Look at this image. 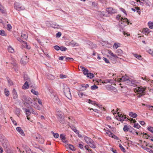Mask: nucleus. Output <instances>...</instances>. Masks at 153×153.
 <instances>
[{
    "instance_id": "obj_51",
    "label": "nucleus",
    "mask_w": 153,
    "mask_h": 153,
    "mask_svg": "<svg viewBox=\"0 0 153 153\" xmlns=\"http://www.w3.org/2000/svg\"><path fill=\"white\" fill-rule=\"evenodd\" d=\"M69 120L71 121V122L72 123H75V120L74 118L72 117H68Z\"/></svg>"
},
{
    "instance_id": "obj_42",
    "label": "nucleus",
    "mask_w": 153,
    "mask_h": 153,
    "mask_svg": "<svg viewBox=\"0 0 153 153\" xmlns=\"http://www.w3.org/2000/svg\"><path fill=\"white\" fill-rule=\"evenodd\" d=\"M123 130L125 132L128 131L129 130L128 126L126 125L124 126Z\"/></svg>"
},
{
    "instance_id": "obj_45",
    "label": "nucleus",
    "mask_w": 153,
    "mask_h": 153,
    "mask_svg": "<svg viewBox=\"0 0 153 153\" xmlns=\"http://www.w3.org/2000/svg\"><path fill=\"white\" fill-rule=\"evenodd\" d=\"M34 100H33V103L32 104H31V105L32 106L34 107V106H36V105L37 104L36 103V98L35 99L34 98Z\"/></svg>"
},
{
    "instance_id": "obj_30",
    "label": "nucleus",
    "mask_w": 153,
    "mask_h": 153,
    "mask_svg": "<svg viewBox=\"0 0 153 153\" xmlns=\"http://www.w3.org/2000/svg\"><path fill=\"white\" fill-rule=\"evenodd\" d=\"M8 51L10 53H13L14 52V50L13 47L11 46H9L8 47Z\"/></svg>"
},
{
    "instance_id": "obj_56",
    "label": "nucleus",
    "mask_w": 153,
    "mask_h": 153,
    "mask_svg": "<svg viewBox=\"0 0 153 153\" xmlns=\"http://www.w3.org/2000/svg\"><path fill=\"white\" fill-rule=\"evenodd\" d=\"M107 134L110 137H113V134L112 133L111 131H108L106 132Z\"/></svg>"
},
{
    "instance_id": "obj_47",
    "label": "nucleus",
    "mask_w": 153,
    "mask_h": 153,
    "mask_svg": "<svg viewBox=\"0 0 153 153\" xmlns=\"http://www.w3.org/2000/svg\"><path fill=\"white\" fill-rule=\"evenodd\" d=\"M31 92L34 94L36 95H38L39 94V93L38 91H36L34 89H32Z\"/></svg>"
},
{
    "instance_id": "obj_15",
    "label": "nucleus",
    "mask_w": 153,
    "mask_h": 153,
    "mask_svg": "<svg viewBox=\"0 0 153 153\" xmlns=\"http://www.w3.org/2000/svg\"><path fill=\"white\" fill-rule=\"evenodd\" d=\"M0 141L2 143L3 146L4 148H7L8 145L7 141L4 139H3L2 140L1 139Z\"/></svg>"
},
{
    "instance_id": "obj_12",
    "label": "nucleus",
    "mask_w": 153,
    "mask_h": 153,
    "mask_svg": "<svg viewBox=\"0 0 153 153\" xmlns=\"http://www.w3.org/2000/svg\"><path fill=\"white\" fill-rule=\"evenodd\" d=\"M13 97L14 99L17 100L18 99V96L17 93L15 89L12 91Z\"/></svg>"
},
{
    "instance_id": "obj_10",
    "label": "nucleus",
    "mask_w": 153,
    "mask_h": 153,
    "mask_svg": "<svg viewBox=\"0 0 153 153\" xmlns=\"http://www.w3.org/2000/svg\"><path fill=\"white\" fill-rule=\"evenodd\" d=\"M28 61V58L27 56H23L21 59L20 62L24 65L26 64Z\"/></svg>"
},
{
    "instance_id": "obj_3",
    "label": "nucleus",
    "mask_w": 153,
    "mask_h": 153,
    "mask_svg": "<svg viewBox=\"0 0 153 153\" xmlns=\"http://www.w3.org/2000/svg\"><path fill=\"white\" fill-rule=\"evenodd\" d=\"M15 9L18 11L24 10L25 9V7L18 2H16L14 5Z\"/></svg>"
},
{
    "instance_id": "obj_22",
    "label": "nucleus",
    "mask_w": 153,
    "mask_h": 153,
    "mask_svg": "<svg viewBox=\"0 0 153 153\" xmlns=\"http://www.w3.org/2000/svg\"><path fill=\"white\" fill-rule=\"evenodd\" d=\"M84 140L86 143L88 144L92 140L88 137L85 136L84 137Z\"/></svg>"
},
{
    "instance_id": "obj_46",
    "label": "nucleus",
    "mask_w": 153,
    "mask_h": 153,
    "mask_svg": "<svg viewBox=\"0 0 153 153\" xmlns=\"http://www.w3.org/2000/svg\"><path fill=\"white\" fill-rule=\"evenodd\" d=\"M26 152L27 153H36V152H33L29 148H26Z\"/></svg>"
},
{
    "instance_id": "obj_13",
    "label": "nucleus",
    "mask_w": 153,
    "mask_h": 153,
    "mask_svg": "<svg viewBox=\"0 0 153 153\" xmlns=\"http://www.w3.org/2000/svg\"><path fill=\"white\" fill-rule=\"evenodd\" d=\"M79 68L81 69L82 71L83 72V74L84 75H87L89 73L88 70L87 68H85V67L82 66H80Z\"/></svg>"
},
{
    "instance_id": "obj_38",
    "label": "nucleus",
    "mask_w": 153,
    "mask_h": 153,
    "mask_svg": "<svg viewBox=\"0 0 153 153\" xmlns=\"http://www.w3.org/2000/svg\"><path fill=\"white\" fill-rule=\"evenodd\" d=\"M47 78L49 79L53 80L55 78V77L54 76L51 74H49L47 75Z\"/></svg>"
},
{
    "instance_id": "obj_18",
    "label": "nucleus",
    "mask_w": 153,
    "mask_h": 153,
    "mask_svg": "<svg viewBox=\"0 0 153 153\" xmlns=\"http://www.w3.org/2000/svg\"><path fill=\"white\" fill-rule=\"evenodd\" d=\"M60 25L57 24L56 22H52L51 27L54 28L58 29L60 28Z\"/></svg>"
},
{
    "instance_id": "obj_48",
    "label": "nucleus",
    "mask_w": 153,
    "mask_h": 153,
    "mask_svg": "<svg viewBox=\"0 0 153 153\" xmlns=\"http://www.w3.org/2000/svg\"><path fill=\"white\" fill-rule=\"evenodd\" d=\"M52 133L54 137L56 138H57L59 137V134L57 133H55L53 131H52Z\"/></svg>"
},
{
    "instance_id": "obj_57",
    "label": "nucleus",
    "mask_w": 153,
    "mask_h": 153,
    "mask_svg": "<svg viewBox=\"0 0 153 153\" xmlns=\"http://www.w3.org/2000/svg\"><path fill=\"white\" fill-rule=\"evenodd\" d=\"M71 129L76 134L79 133L78 131L74 127L72 126L71 127Z\"/></svg>"
},
{
    "instance_id": "obj_14",
    "label": "nucleus",
    "mask_w": 153,
    "mask_h": 153,
    "mask_svg": "<svg viewBox=\"0 0 153 153\" xmlns=\"http://www.w3.org/2000/svg\"><path fill=\"white\" fill-rule=\"evenodd\" d=\"M88 144L90 147L92 149H95L97 147L95 143L93 140H91Z\"/></svg>"
},
{
    "instance_id": "obj_17",
    "label": "nucleus",
    "mask_w": 153,
    "mask_h": 153,
    "mask_svg": "<svg viewBox=\"0 0 153 153\" xmlns=\"http://www.w3.org/2000/svg\"><path fill=\"white\" fill-rule=\"evenodd\" d=\"M97 14L100 15L101 17H103V16L107 17L108 16L107 12H98Z\"/></svg>"
},
{
    "instance_id": "obj_19",
    "label": "nucleus",
    "mask_w": 153,
    "mask_h": 153,
    "mask_svg": "<svg viewBox=\"0 0 153 153\" xmlns=\"http://www.w3.org/2000/svg\"><path fill=\"white\" fill-rule=\"evenodd\" d=\"M65 146L67 148L68 147L72 151H75V148L72 145L67 144L65 145Z\"/></svg>"
},
{
    "instance_id": "obj_63",
    "label": "nucleus",
    "mask_w": 153,
    "mask_h": 153,
    "mask_svg": "<svg viewBox=\"0 0 153 153\" xmlns=\"http://www.w3.org/2000/svg\"><path fill=\"white\" fill-rule=\"evenodd\" d=\"M20 110L19 108H16L15 111V113L16 114L18 115L20 113Z\"/></svg>"
},
{
    "instance_id": "obj_28",
    "label": "nucleus",
    "mask_w": 153,
    "mask_h": 153,
    "mask_svg": "<svg viewBox=\"0 0 153 153\" xmlns=\"http://www.w3.org/2000/svg\"><path fill=\"white\" fill-rule=\"evenodd\" d=\"M108 53L110 56H112L115 58H118V57L117 56V55L116 54H114L113 53L111 50H108Z\"/></svg>"
},
{
    "instance_id": "obj_40",
    "label": "nucleus",
    "mask_w": 153,
    "mask_h": 153,
    "mask_svg": "<svg viewBox=\"0 0 153 153\" xmlns=\"http://www.w3.org/2000/svg\"><path fill=\"white\" fill-rule=\"evenodd\" d=\"M149 27L151 29L153 28V23L152 22H149L148 23Z\"/></svg>"
},
{
    "instance_id": "obj_58",
    "label": "nucleus",
    "mask_w": 153,
    "mask_h": 153,
    "mask_svg": "<svg viewBox=\"0 0 153 153\" xmlns=\"http://www.w3.org/2000/svg\"><path fill=\"white\" fill-rule=\"evenodd\" d=\"M148 53L153 56V50L149 49L148 50Z\"/></svg>"
},
{
    "instance_id": "obj_26",
    "label": "nucleus",
    "mask_w": 153,
    "mask_h": 153,
    "mask_svg": "<svg viewBox=\"0 0 153 153\" xmlns=\"http://www.w3.org/2000/svg\"><path fill=\"white\" fill-rule=\"evenodd\" d=\"M29 88V85L27 81H26L23 85L22 88L24 89H27Z\"/></svg>"
},
{
    "instance_id": "obj_34",
    "label": "nucleus",
    "mask_w": 153,
    "mask_h": 153,
    "mask_svg": "<svg viewBox=\"0 0 153 153\" xmlns=\"http://www.w3.org/2000/svg\"><path fill=\"white\" fill-rule=\"evenodd\" d=\"M150 32V30L148 28H144L143 30V33H145L148 34Z\"/></svg>"
},
{
    "instance_id": "obj_29",
    "label": "nucleus",
    "mask_w": 153,
    "mask_h": 153,
    "mask_svg": "<svg viewBox=\"0 0 153 153\" xmlns=\"http://www.w3.org/2000/svg\"><path fill=\"white\" fill-rule=\"evenodd\" d=\"M36 138L37 140L39 139H40L41 140H39V141L41 143H43L44 139L42 138V137H41L39 134H38L37 136H36Z\"/></svg>"
},
{
    "instance_id": "obj_43",
    "label": "nucleus",
    "mask_w": 153,
    "mask_h": 153,
    "mask_svg": "<svg viewBox=\"0 0 153 153\" xmlns=\"http://www.w3.org/2000/svg\"><path fill=\"white\" fill-rule=\"evenodd\" d=\"M4 94L7 97L10 94L9 91L6 88L4 89Z\"/></svg>"
},
{
    "instance_id": "obj_9",
    "label": "nucleus",
    "mask_w": 153,
    "mask_h": 153,
    "mask_svg": "<svg viewBox=\"0 0 153 153\" xmlns=\"http://www.w3.org/2000/svg\"><path fill=\"white\" fill-rule=\"evenodd\" d=\"M106 12H107L108 16V14H112L114 13H116V10L115 9H113L111 7H109L107 8L106 10Z\"/></svg>"
},
{
    "instance_id": "obj_37",
    "label": "nucleus",
    "mask_w": 153,
    "mask_h": 153,
    "mask_svg": "<svg viewBox=\"0 0 153 153\" xmlns=\"http://www.w3.org/2000/svg\"><path fill=\"white\" fill-rule=\"evenodd\" d=\"M129 131L133 134H136L137 135H138V133L134 128L129 129Z\"/></svg>"
},
{
    "instance_id": "obj_27",
    "label": "nucleus",
    "mask_w": 153,
    "mask_h": 153,
    "mask_svg": "<svg viewBox=\"0 0 153 153\" xmlns=\"http://www.w3.org/2000/svg\"><path fill=\"white\" fill-rule=\"evenodd\" d=\"M129 115L130 117L134 118H135L137 116V114H136L131 112H130L129 113Z\"/></svg>"
},
{
    "instance_id": "obj_53",
    "label": "nucleus",
    "mask_w": 153,
    "mask_h": 153,
    "mask_svg": "<svg viewBox=\"0 0 153 153\" xmlns=\"http://www.w3.org/2000/svg\"><path fill=\"white\" fill-rule=\"evenodd\" d=\"M0 35L2 36H5L6 35L5 32L3 30H0Z\"/></svg>"
},
{
    "instance_id": "obj_4",
    "label": "nucleus",
    "mask_w": 153,
    "mask_h": 153,
    "mask_svg": "<svg viewBox=\"0 0 153 153\" xmlns=\"http://www.w3.org/2000/svg\"><path fill=\"white\" fill-rule=\"evenodd\" d=\"M57 118L61 123H63L64 122V118L63 113L61 111H58L56 113Z\"/></svg>"
},
{
    "instance_id": "obj_33",
    "label": "nucleus",
    "mask_w": 153,
    "mask_h": 153,
    "mask_svg": "<svg viewBox=\"0 0 153 153\" xmlns=\"http://www.w3.org/2000/svg\"><path fill=\"white\" fill-rule=\"evenodd\" d=\"M120 44L117 43H114L113 48L114 49H116L118 47H119L120 45Z\"/></svg>"
},
{
    "instance_id": "obj_60",
    "label": "nucleus",
    "mask_w": 153,
    "mask_h": 153,
    "mask_svg": "<svg viewBox=\"0 0 153 153\" xmlns=\"http://www.w3.org/2000/svg\"><path fill=\"white\" fill-rule=\"evenodd\" d=\"M98 88V87L96 85H94L91 87V89L92 90L96 89Z\"/></svg>"
},
{
    "instance_id": "obj_6",
    "label": "nucleus",
    "mask_w": 153,
    "mask_h": 153,
    "mask_svg": "<svg viewBox=\"0 0 153 153\" xmlns=\"http://www.w3.org/2000/svg\"><path fill=\"white\" fill-rule=\"evenodd\" d=\"M17 39L19 41L22 42V46L24 48H25L28 49H29L30 48V46L27 45V43L26 42L22 40L20 38L18 37L17 38Z\"/></svg>"
},
{
    "instance_id": "obj_25",
    "label": "nucleus",
    "mask_w": 153,
    "mask_h": 153,
    "mask_svg": "<svg viewBox=\"0 0 153 153\" xmlns=\"http://www.w3.org/2000/svg\"><path fill=\"white\" fill-rule=\"evenodd\" d=\"M143 1H144V3L146 5V6H148L149 7L152 6V4L149 0H144Z\"/></svg>"
},
{
    "instance_id": "obj_35",
    "label": "nucleus",
    "mask_w": 153,
    "mask_h": 153,
    "mask_svg": "<svg viewBox=\"0 0 153 153\" xmlns=\"http://www.w3.org/2000/svg\"><path fill=\"white\" fill-rule=\"evenodd\" d=\"M52 22L51 21H46L45 22V24L48 27H51Z\"/></svg>"
},
{
    "instance_id": "obj_24",
    "label": "nucleus",
    "mask_w": 153,
    "mask_h": 153,
    "mask_svg": "<svg viewBox=\"0 0 153 153\" xmlns=\"http://www.w3.org/2000/svg\"><path fill=\"white\" fill-rule=\"evenodd\" d=\"M129 21L128 20V19H127V18H123V17L122 18V19L121 22H120V23L122 24H123V23H127L128 24V23H129Z\"/></svg>"
},
{
    "instance_id": "obj_52",
    "label": "nucleus",
    "mask_w": 153,
    "mask_h": 153,
    "mask_svg": "<svg viewBox=\"0 0 153 153\" xmlns=\"http://www.w3.org/2000/svg\"><path fill=\"white\" fill-rule=\"evenodd\" d=\"M0 12L2 13H4L5 12V11L4 10L3 6L1 5L0 3Z\"/></svg>"
},
{
    "instance_id": "obj_62",
    "label": "nucleus",
    "mask_w": 153,
    "mask_h": 153,
    "mask_svg": "<svg viewBox=\"0 0 153 153\" xmlns=\"http://www.w3.org/2000/svg\"><path fill=\"white\" fill-rule=\"evenodd\" d=\"M60 49L62 51H65L67 49L65 47L63 46H62L60 47Z\"/></svg>"
},
{
    "instance_id": "obj_50",
    "label": "nucleus",
    "mask_w": 153,
    "mask_h": 153,
    "mask_svg": "<svg viewBox=\"0 0 153 153\" xmlns=\"http://www.w3.org/2000/svg\"><path fill=\"white\" fill-rule=\"evenodd\" d=\"M122 18L123 17H121V16L119 15H117L116 16L117 19L119 20L120 22L122 19Z\"/></svg>"
},
{
    "instance_id": "obj_59",
    "label": "nucleus",
    "mask_w": 153,
    "mask_h": 153,
    "mask_svg": "<svg viewBox=\"0 0 153 153\" xmlns=\"http://www.w3.org/2000/svg\"><path fill=\"white\" fill-rule=\"evenodd\" d=\"M134 127L135 128L139 129L140 127V126L138 123H135Z\"/></svg>"
},
{
    "instance_id": "obj_2",
    "label": "nucleus",
    "mask_w": 153,
    "mask_h": 153,
    "mask_svg": "<svg viewBox=\"0 0 153 153\" xmlns=\"http://www.w3.org/2000/svg\"><path fill=\"white\" fill-rule=\"evenodd\" d=\"M63 86V90L66 96L68 99H70L68 97H71V94L70 89L67 85L64 83H62Z\"/></svg>"
},
{
    "instance_id": "obj_20",
    "label": "nucleus",
    "mask_w": 153,
    "mask_h": 153,
    "mask_svg": "<svg viewBox=\"0 0 153 153\" xmlns=\"http://www.w3.org/2000/svg\"><path fill=\"white\" fill-rule=\"evenodd\" d=\"M16 130L22 136L25 135V134L23 131L20 127H17L16 128Z\"/></svg>"
},
{
    "instance_id": "obj_31",
    "label": "nucleus",
    "mask_w": 153,
    "mask_h": 153,
    "mask_svg": "<svg viewBox=\"0 0 153 153\" xmlns=\"http://www.w3.org/2000/svg\"><path fill=\"white\" fill-rule=\"evenodd\" d=\"M23 109L25 110V111L26 115L27 116H28L30 115L31 114V112L30 111L29 109H28L26 108H23Z\"/></svg>"
},
{
    "instance_id": "obj_44",
    "label": "nucleus",
    "mask_w": 153,
    "mask_h": 153,
    "mask_svg": "<svg viewBox=\"0 0 153 153\" xmlns=\"http://www.w3.org/2000/svg\"><path fill=\"white\" fill-rule=\"evenodd\" d=\"M134 56L136 58L138 59L139 60L141 59V56L140 55H138L137 54H134Z\"/></svg>"
},
{
    "instance_id": "obj_32",
    "label": "nucleus",
    "mask_w": 153,
    "mask_h": 153,
    "mask_svg": "<svg viewBox=\"0 0 153 153\" xmlns=\"http://www.w3.org/2000/svg\"><path fill=\"white\" fill-rule=\"evenodd\" d=\"M52 98L53 99V101L55 102L58 103L59 102V99L57 95H55V96H54V97Z\"/></svg>"
},
{
    "instance_id": "obj_36",
    "label": "nucleus",
    "mask_w": 153,
    "mask_h": 153,
    "mask_svg": "<svg viewBox=\"0 0 153 153\" xmlns=\"http://www.w3.org/2000/svg\"><path fill=\"white\" fill-rule=\"evenodd\" d=\"M50 92L51 93L50 95L52 98L57 95L56 93L52 90H50Z\"/></svg>"
},
{
    "instance_id": "obj_23",
    "label": "nucleus",
    "mask_w": 153,
    "mask_h": 153,
    "mask_svg": "<svg viewBox=\"0 0 153 153\" xmlns=\"http://www.w3.org/2000/svg\"><path fill=\"white\" fill-rule=\"evenodd\" d=\"M21 36L23 39H26L27 38V33L25 32H22L21 33Z\"/></svg>"
},
{
    "instance_id": "obj_16",
    "label": "nucleus",
    "mask_w": 153,
    "mask_h": 153,
    "mask_svg": "<svg viewBox=\"0 0 153 153\" xmlns=\"http://www.w3.org/2000/svg\"><path fill=\"white\" fill-rule=\"evenodd\" d=\"M33 100L29 97H27L25 98V102L28 104H32Z\"/></svg>"
},
{
    "instance_id": "obj_41",
    "label": "nucleus",
    "mask_w": 153,
    "mask_h": 153,
    "mask_svg": "<svg viewBox=\"0 0 153 153\" xmlns=\"http://www.w3.org/2000/svg\"><path fill=\"white\" fill-rule=\"evenodd\" d=\"M86 76L89 78L90 79H91L93 78L94 76V75L93 74L89 73L88 74L86 75Z\"/></svg>"
},
{
    "instance_id": "obj_5",
    "label": "nucleus",
    "mask_w": 153,
    "mask_h": 153,
    "mask_svg": "<svg viewBox=\"0 0 153 153\" xmlns=\"http://www.w3.org/2000/svg\"><path fill=\"white\" fill-rule=\"evenodd\" d=\"M126 83L128 85L133 86L134 87L136 86H137L136 82L130 78H128V79L127 80Z\"/></svg>"
},
{
    "instance_id": "obj_21",
    "label": "nucleus",
    "mask_w": 153,
    "mask_h": 153,
    "mask_svg": "<svg viewBox=\"0 0 153 153\" xmlns=\"http://www.w3.org/2000/svg\"><path fill=\"white\" fill-rule=\"evenodd\" d=\"M117 56H120L123 54V51L120 49L117 50L115 52Z\"/></svg>"
},
{
    "instance_id": "obj_61",
    "label": "nucleus",
    "mask_w": 153,
    "mask_h": 153,
    "mask_svg": "<svg viewBox=\"0 0 153 153\" xmlns=\"http://www.w3.org/2000/svg\"><path fill=\"white\" fill-rule=\"evenodd\" d=\"M36 100L38 101V103L41 106L42 105V100L39 98H36Z\"/></svg>"
},
{
    "instance_id": "obj_7",
    "label": "nucleus",
    "mask_w": 153,
    "mask_h": 153,
    "mask_svg": "<svg viewBox=\"0 0 153 153\" xmlns=\"http://www.w3.org/2000/svg\"><path fill=\"white\" fill-rule=\"evenodd\" d=\"M129 78L126 75L123 76L121 78H117V82H126L128 79Z\"/></svg>"
},
{
    "instance_id": "obj_39",
    "label": "nucleus",
    "mask_w": 153,
    "mask_h": 153,
    "mask_svg": "<svg viewBox=\"0 0 153 153\" xmlns=\"http://www.w3.org/2000/svg\"><path fill=\"white\" fill-rule=\"evenodd\" d=\"M70 44L73 46H78L79 45L78 43L76 42H75L73 41H72L71 42H70Z\"/></svg>"
},
{
    "instance_id": "obj_8",
    "label": "nucleus",
    "mask_w": 153,
    "mask_h": 153,
    "mask_svg": "<svg viewBox=\"0 0 153 153\" xmlns=\"http://www.w3.org/2000/svg\"><path fill=\"white\" fill-rule=\"evenodd\" d=\"M117 114L118 115L116 116V118L118 120L123 121L126 118V117L123 116L121 114H120L119 112L117 113Z\"/></svg>"
},
{
    "instance_id": "obj_64",
    "label": "nucleus",
    "mask_w": 153,
    "mask_h": 153,
    "mask_svg": "<svg viewBox=\"0 0 153 153\" xmlns=\"http://www.w3.org/2000/svg\"><path fill=\"white\" fill-rule=\"evenodd\" d=\"M146 106L149 109V110H153V106H151L149 105H146Z\"/></svg>"
},
{
    "instance_id": "obj_54",
    "label": "nucleus",
    "mask_w": 153,
    "mask_h": 153,
    "mask_svg": "<svg viewBox=\"0 0 153 153\" xmlns=\"http://www.w3.org/2000/svg\"><path fill=\"white\" fill-rule=\"evenodd\" d=\"M148 130L152 133H153V127L151 126L148 127L147 128Z\"/></svg>"
},
{
    "instance_id": "obj_1",
    "label": "nucleus",
    "mask_w": 153,
    "mask_h": 153,
    "mask_svg": "<svg viewBox=\"0 0 153 153\" xmlns=\"http://www.w3.org/2000/svg\"><path fill=\"white\" fill-rule=\"evenodd\" d=\"M134 91L136 93H137V97H140L145 94V89L142 86H138L134 89Z\"/></svg>"
},
{
    "instance_id": "obj_49",
    "label": "nucleus",
    "mask_w": 153,
    "mask_h": 153,
    "mask_svg": "<svg viewBox=\"0 0 153 153\" xmlns=\"http://www.w3.org/2000/svg\"><path fill=\"white\" fill-rule=\"evenodd\" d=\"M24 78L25 80H27V81H29L30 80V78L28 76L27 74H25L24 75Z\"/></svg>"
},
{
    "instance_id": "obj_55",
    "label": "nucleus",
    "mask_w": 153,
    "mask_h": 153,
    "mask_svg": "<svg viewBox=\"0 0 153 153\" xmlns=\"http://www.w3.org/2000/svg\"><path fill=\"white\" fill-rule=\"evenodd\" d=\"M119 146L122 151L124 152H125V149L122 146L121 144H119Z\"/></svg>"
},
{
    "instance_id": "obj_11",
    "label": "nucleus",
    "mask_w": 153,
    "mask_h": 153,
    "mask_svg": "<svg viewBox=\"0 0 153 153\" xmlns=\"http://www.w3.org/2000/svg\"><path fill=\"white\" fill-rule=\"evenodd\" d=\"M117 82V79L116 78L115 79H107L105 80L104 82L105 83H110L114 84Z\"/></svg>"
}]
</instances>
